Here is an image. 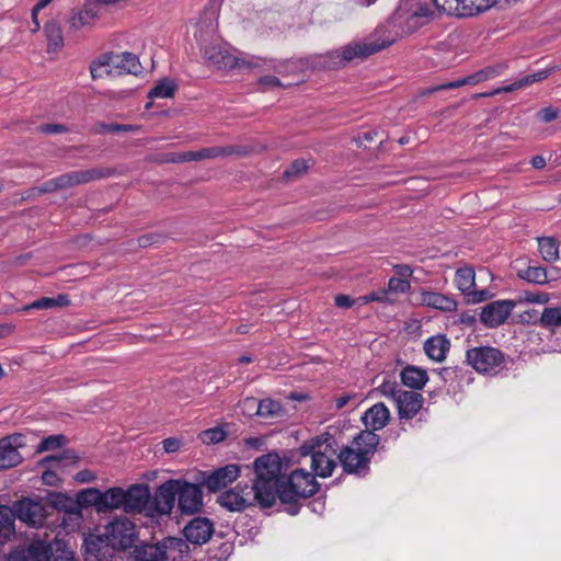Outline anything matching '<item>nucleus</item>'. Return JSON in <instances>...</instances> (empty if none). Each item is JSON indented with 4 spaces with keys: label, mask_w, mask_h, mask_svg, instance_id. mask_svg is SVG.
<instances>
[{
    "label": "nucleus",
    "mask_w": 561,
    "mask_h": 561,
    "mask_svg": "<svg viewBox=\"0 0 561 561\" xmlns=\"http://www.w3.org/2000/svg\"><path fill=\"white\" fill-rule=\"evenodd\" d=\"M115 60H116V53L114 51H107L104 54H101L99 57H96L94 60L90 64V73L93 80L102 78V73L99 72L100 68L103 67H110L112 66L115 68Z\"/></svg>",
    "instance_id": "8fccbe9b"
},
{
    "label": "nucleus",
    "mask_w": 561,
    "mask_h": 561,
    "mask_svg": "<svg viewBox=\"0 0 561 561\" xmlns=\"http://www.w3.org/2000/svg\"><path fill=\"white\" fill-rule=\"evenodd\" d=\"M459 0H433L437 10L447 13L448 15H455L459 9Z\"/></svg>",
    "instance_id": "bf43d9fd"
},
{
    "label": "nucleus",
    "mask_w": 561,
    "mask_h": 561,
    "mask_svg": "<svg viewBox=\"0 0 561 561\" xmlns=\"http://www.w3.org/2000/svg\"><path fill=\"white\" fill-rule=\"evenodd\" d=\"M539 325L548 330L561 328V306L545 308L539 317Z\"/></svg>",
    "instance_id": "09e8293b"
},
{
    "label": "nucleus",
    "mask_w": 561,
    "mask_h": 561,
    "mask_svg": "<svg viewBox=\"0 0 561 561\" xmlns=\"http://www.w3.org/2000/svg\"><path fill=\"white\" fill-rule=\"evenodd\" d=\"M133 547L131 558L134 561H162L159 542H141Z\"/></svg>",
    "instance_id": "f704fd0d"
},
{
    "label": "nucleus",
    "mask_w": 561,
    "mask_h": 561,
    "mask_svg": "<svg viewBox=\"0 0 561 561\" xmlns=\"http://www.w3.org/2000/svg\"><path fill=\"white\" fill-rule=\"evenodd\" d=\"M176 479H169L160 484L154 494H150L149 517L170 515L176 500Z\"/></svg>",
    "instance_id": "f8f14e48"
},
{
    "label": "nucleus",
    "mask_w": 561,
    "mask_h": 561,
    "mask_svg": "<svg viewBox=\"0 0 561 561\" xmlns=\"http://www.w3.org/2000/svg\"><path fill=\"white\" fill-rule=\"evenodd\" d=\"M82 549L85 561H112L114 557V548L104 535H89L83 540Z\"/></svg>",
    "instance_id": "f3484780"
},
{
    "label": "nucleus",
    "mask_w": 561,
    "mask_h": 561,
    "mask_svg": "<svg viewBox=\"0 0 561 561\" xmlns=\"http://www.w3.org/2000/svg\"><path fill=\"white\" fill-rule=\"evenodd\" d=\"M380 444V436L371 431H360L352 444L343 446L337 460L346 474L365 477L370 471V462Z\"/></svg>",
    "instance_id": "39448f33"
},
{
    "label": "nucleus",
    "mask_w": 561,
    "mask_h": 561,
    "mask_svg": "<svg viewBox=\"0 0 561 561\" xmlns=\"http://www.w3.org/2000/svg\"><path fill=\"white\" fill-rule=\"evenodd\" d=\"M30 561H75L73 552L64 540H34L26 548Z\"/></svg>",
    "instance_id": "9d476101"
},
{
    "label": "nucleus",
    "mask_w": 561,
    "mask_h": 561,
    "mask_svg": "<svg viewBox=\"0 0 561 561\" xmlns=\"http://www.w3.org/2000/svg\"><path fill=\"white\" fill-rule=\"evenodd\" d=\"M296 451H285L279 455L276 450L268 451L255 458L252 467L254 472L253 489L254 495H271L272 486H277V483L287 476V472L295 463L300 462V456L296 459Z\"/></svg>",
    "instance_id": "7ed1b4c3"
},
{
    "label": "nucleus",
    "mask_w": 561,
    "mask_h": 561,
    "mask_svg": "<svg viewBox=\"0 0 561 561\" xmlns=\"http://www.w3.org/2000/svg\"><path fill=\"white\" fill-rule=\"evenodd\" d=\"M517 276L528 283L543 285L549 282L547 270L540 265H528L517 270Z\"/></svg>",
    "instance_id": "4c0bfd02"
},
{
    "label": "nucleus",
    "mask_w": 561,
    "mask_h": 561,
    "mask_svg": "<svg viewBox=\"0 0 561 561\" xmlns=\"http://www.w3.org/2000/svg\"><path fill=\"white\" fill-rule=\"evenodd\" d=\"M179 85L174 79L162 78L158 80L156 85L148 92L149 99L154 98H173Z\"/></svg>",
    "instance_id": "c03bdc74"
},
{
    "label": "nucleus",
    "mask_w": 561,
    "mask_h": 561,
    "mask_svg": "<svg viewBox=\"0 0 561 561\" xmlns=\"http://www.w3.org/2000/svg\"><path fill=\"white\" fill-rule=\"evenodd\" d=\"M80 460V456L75 449L68 448L62 450L59 455H49L39 460L41 467H57L60 463L70 465L77 463Z\"/></svg>",
    "instance_id": "e433bc0d"
},
{
    "label": "nucleus",
    "mask_w": 561,
    "mask_h": 561,
    "mask_svg": "<svg viewBox=\"0 0 561 561\" xmlns=\"http://www.w3.org/2000/svg\"><path fill=\"white\" fill-rule=\"evenodd\" d=\"M538 240V248L542 259L546 262H556L559 259V245L552 237H540Z\"/></svg>",
    "instance_id": "49530a36"
},
{
    "label": "nucleus",
    "mask_w": 561,
    "mask_h": 561,
    "mask_svg": "<svg viewBox=\"0 0 561 561\" xmlns=\"http://www.w3.org/2000/svg\"><path fill=\"white\" fill-rule=\"evenodd\" d=\"M240 472L241 468L239 465L228 463L213 470H196L192 479L202 483L209 493H217L234 482L239 478Z\"/></svg>",
    "instance_id": "0eeeda50"
},
{
    "label": "nucleus",
    "mask_w": 561,
    "mask_h": 561,
    "mask_svg": "<svg viewBox=\"0 0 561 561\" xmlns=\"http://www.w3.org/2000/svg\"><path fill=\"white\" fill-rule=\"evenodd\" d=\"M250 404L256 407L255 414L262 417H275L283 414L282 404L273 399H263L257 401L254 398H247L244 400V405Z\"/></svg>",
    "instance_id": "7c9ffc66"
},
{
    "label": "nucleus",
    "mask_w": 561,
    "mask_h": 561,
    "mask_svg": "<svg viewBox=\"0 0 561 561\" xmlns=\"http://www.w3.org/2000/svg\"><path fill=\"white\" fill-rule=\"evenodd\" d=\"M37 130L42 134H61L69 131V128L62 124H42Z\"/></svg>",
    "instance_id": "0e129e2a"
},
{
    "label": "nucleus",
    "mask_w": 561,
    "mask_h": 561,
    "mask_svg": "<svg viewBox=\"0 0 561 561\" xmlns=\"http://www.w3.org/2000/svg\"><path fill=\"white\" fill-rule=\"evenodd\" d=\"M105 502L102 504L103 513L112 510L122 508L124 511L125 490L121 486H114L102 492Z\"/></svg>",
    "instance_id": "58836bf2"
},
{
    "label": "nucleus",
    "mask_w": 561,
    "mask_h": 561,
    "mask_svg": "<svg viewBox=\"0 0 561 561\" xmlns=\"http://www.w3.org/2000/svg\"><path fill=\"white\" fill-rule=\"evenodd\" d=\"M390 293L388 289H379L377 291L369 293L364 296L363 299L368 301H379V302H392L393 300L389 297Z\"/></svg>",
    "instance_id": "e2e57ef3"
},
{
    "label": "nucleus",
    "mask_w": 561,
    "mask_h": 561,
    "mask_svg": "<svg viewBox=\"0 0 561 561\" xmlns=\"http://www.w3.org/2000/svg\"><path fill=\"white\" fill-rule=\"evenodd\" d=\"M458 2L459 9L456 16L469 18L490 9L497 0H459Z\"/></svg>",
    "instance_id": "473e14b6"
},
{
    "label": "nucleus",
    "mask_w": 561,
    "mask_h": 561,
    "mask_svg": "<svg viewBox=\"0 0 561 561\" xmlns=\"http://www.w3.org/2000/svg\"><path fill=\"white\" fill-rule=\"evenodd\" d=\"M313 448L325 451L331 457L333 455L337 456V454H339L337 453L339 444H337L334 435H332L329 432H324L318 436L307 439L299 447V450H305V453H311V451H313Z\"/></svg>",
    "instance_id": "393cba45"
},
{
    "label": "nucleus",
    "mask_w": 561,
    "mask_h": 561,
    "mask_svg": "<svg viewBox=\"0 0 561 561\" xmlns=\"http://www.w3.org/2000/svg\"><path fill=\"white\" fill-rule=\"evenodd\" d=\"M68 443V438L64 434L49 435L44 437L36 448V453L41 454L47 450H54L65 446Z\"/></svg>",
    "instance_id": "3c124183"
},
{
    "label": "nucleus",
    "mask_w": 561,
    "mask_h": 561,
    "mask_svg": "<svg viewBox=\"0 0 561 561\" xmlns=\"http://www.w3.org/2000/svg\"><path fill=\"white\" fill-rule=\"evenodd\" d=\"M476 273L472 267L465 266L457 270L455 275V283L457 288L463 294L467 295L472 288L476 287Z\"/></svg>",
    "instance_id": "37998d69"
},
{
    "label": "nucleus",
    "mask_w": 561,
    "mask_h": 561,
    "mask_svg": "<svg viewBox=\"0 0 561 561\" xmlns=\"http://www.w3.org/2000/svg\"><path fill=\"white\" fill-rule=\"evenodd\" d=\"M116 174L113 168H92L88 170H78L64 173L55 178L58 190H65L81 184H87L92 181L107 179Z\"/></svg>",
    "instance_id": "ddd939ff"
},
{
    "label": "nucleus",
    "mask_w": 561,
    "mask_h": 561,
    "mask_svg": "<svg viewBox=\"0 0 561 561\" xmlns=\"http://www.w3.org/2000/svg\"><path fill=\"white\" fill-rule=\"evenodd\" d=\"M23 457L20 451L13 450L9 440L0 438V471L20 465Z\"/></svg>",
    "instance_id": "c9c22d12"
},
{
    "label": "nucleus",
    "mask_w": 561,
    "mask_h": 561,
    "mask_svg": "<svg viewBox=\"0 0 561 561\" xmlns=\"http://www.w3.org/2000/svg\"><path fill=\"white\" fill-rule=\"evenodd\" d=\"M70 305L69 296L66 294H59L56 297H42L31 305L25 307V310L28 309H53V308H61Z\"/></svg>",
    "instance_id": "79ce46f5"
},
{
    "label": "nucleus",
    "mask_w": 561,
    "mask_h": 561,
    "mask_svg": "<svg viewBox=\"0 0 561 561\" xmlns=\"http://www.w3.org/2000/svg\"><path fill=\"white\" fill-rule=\"evenodd\" d=\"M411 285L408 279L399 278V277H391L388 282V290L389 293L394 294H404L409 291Z\"/></svg>",
    "instance_id": "4d7b16f0"
},
{
    "label": "nucleus",
    "mask_w": 561,
    "mask_h": 561,
    "mask_svg": "<svg viewBox=\"0 0 561 561\" xmlns=\"http://www.w3.org/2000/svg\"><path fill=\"white\" fill-rule=\"evenodd\" d=\"M199 437L204 444H218L227 437V432L222 426H216L203 431Z\"/></svg>",
    "instance_id": "864d4df0"
},
{
    "label": "nucleus",
    "mask_w": 561,
    "mask_h": 561,
    "mask_svg": "<svg viewBox=\"0 0 561 561\" xmlns=\"http://www.w3.org/2000/svg\"><path fill=\"white\" fill-rule=\"evenodd\" d=\"M204 59L218 69H252L260 66L259 60L240 58L230 54L225 47L216 44L208 45L203 51Z\"/></svg>",
    "instance_id": "1a4fd4ad"
},
{
    "label": "nucleus",
    "mask_w": 561,
    "mask_h": 561,
    "mask_svg": "<svg viewBox=\"0 0 561 561\" xmlns=\"http://www.w3.org/2000/svg\"><path fill=\"white\" fill-rule=\"evenodd\" d=\"M176 500L178 510L181 515H195L203 511L204 507V493L203 485L198 481L192 479H176Z\"/></svg>",
    "instance_id": "6e6552de"
},
{
    "label": "nucleus",
    "mask_w": 561,
    "mask_h": 561,
    "mask_svg": "<svg viewBox=\"0 0 561 561\" xmlns=\"http://www.w3.org/2000/svg\"><path fill=\"white\" fill-rule=\"evenodd\" d=\"M165 239L164 234L161 233H147L138 237L137 245L139 248H147L156 243H160Z\"/></svg>",
    "instance_id": "052dcab7"
},
{
    "label": "nucleus",
    "mask_w": 561,
    "mask_h": 561,
    "mask_svg": "<svg viewBox=\"0 0 561 561\" xmlns=\"http://www.w3.org/2000/svg\"><path fill=\"white\" fill-rule=\"evenodd\" d=\"M450 348V342L446 335L438 334L424 342L425 354L435 362H443Z\"/></svg>",
    "instance_id": "cd10ccee"
},
{
    "label": "nucleus",
    "mask_w": 561,
    "mask_h": 561,
    "mask_svg": "<svg viewBox=\"0 0 561 561\" xmlns=\"http://www.w3.org/2000/svg\"><path fill=\"white\" fill-rule=\"evenodd\" d=\"M551 73H552V68L543 69V70L537 71L535 73L526 75V76L515 80L513 83L505 85L503 88H499L490 93H481V94H478L477 96H479V98L480 96H492V95H495V94H499L502 92L507 93V92H512V91H515L518 89H523L528 85H531L535 82H540V81L547 79Z\"/></svg>",
    "instance_id": "a878e982"
},
{
    "label": "nucleus",
    "mask_w": 561,
    "mask_h": 561,
    "mask_svg": "<svg viewBox=\"0 0 561 561\" xmlns=\"http://www.w3.org/2000/svg\"><path fill=\"white\" fill-rule=\"evenodd\" d=\"M104 537L114 550L126 551L137 540L136 525L127 517H116L105 527Z\"/></svg>",
    "instance_id": "9b49d317"
},
{
    "label": "nucleus",
    "mask_w": 561,
    "mask_h": 561,
    "mask_svg": "<svg viewBox=\"0 0 561 561\" xmlns=\"http://www.w3.org/2000/svg\"><path fill=\"white\" fill-rule=\"evenodd\" d=\"M254 489L253 485H241L238 483L233 489H229L217 497V503L230 512H242L245 508L253 506Z\"/></svg>",
    "instance_id": "4468645a"
},
{
    "label": "nucleus",
    "mask_w": 561,
    "mask_h": 561,
    "mask_svg": "<svg viewBox=\"0 0 561 561\" xmlns=\"http://www.w3.org/2000/svg\"><path fill=\"white\" fill-rule=\"evenodd\" d=\"M44 500L46 504V510L48 512H64L65 514L69 515L70 518L75 517L77 520H80L82 518L81 512H78V503H76V501L72 497L65 493L46 491Z\"/></svg>",
    "instance_id": "6ab92c4d"
},
{
    "label": "nucleus",
    "mask_w": 561,
    "mask_h": 561,
    "mask_svg": "<svg viewBox=\"0 0 561 561\" xmlns=\"http://www.w3.org/2000/svg\"><path fill=\"white\" fill-rule=\"evenodd\" d=\"M321 489V484L314 478L312 472L305 468H296L277 483L272 486V500L266 495H254L257 505L261 508H271L279 501L283 511L287 514L297 515L302 506V501L314 496Z\"/></svg>",
    "instance_id": "f257e3e1"
},
{
    "label": "nucleus",
    "mask_w": 561,
    "mask_h": 561,
    "mask_svg": "<svg viewBox=\"0 0 561 561\" xmlns=\"http://www.w3.org/2000/svg\"><path fill=\"white\" fill-rule=\"evenodd\" d=\"M492 297V294L488 289H476L472 288L467 295L465 296L466 304H479L482 301L488 300Z\"/></svg>",
    "instance_id": "13d9d810"
},
{
    "label": "nucleus",
    "mask_w": 561,
    "mask_h": 561,
    "mask_svg": "<svg viewBox=\"0 0 561 561\" xmlns=\"http://www.w3.org/2000/svg\"><path fill=\"white\" fill-rule=\"evenodd\" d=\"M44 33L47 41V51L56 53L64 47V35L58 22L51 20L45 23Z\"/></svg>",
    "instance_id": "72a5a7b5"
},
{
    "label": "nucleus",
    "mask_w": 561,
    "mask_h": 561,
    "mask_svg": "<svg viewBox=\"0 0 561 561\" xmlns=\"http://www.w3.org/2000/svg\"><path fill=\"white\" fill-rule=\"evenodd\" d=\"M434 16V11L427 4L419 7L407 19L408 30L413 32L427 23Z\"/></svg>",
    "instance_id": "a19ab883"
},
{
    "label": "nucleus",
    "mask_w": 561,
    "mask_h": 561,
    "mask_svg": "<svg viewBox=\"0 0 561 561\" xmlns=\"http://www.w3.org/2000/svg\"><path fill=\"white\" fill-rule=\"evenodd\" d=\"M44 496L33 495L22 497L12 503V506L0 505V539L2 546L15 534L14 520L38 528L44 526L47 516Z\"/></svg>",
    "instance_id": "f03ea898"
},
{
    "label": "nucleus",
    "mask_w": 561,
    "mask_h": 561,
    "mask_svg": "<svg viewBox=\"0 0 561 561\" xmlns=\"http://www.w3.org/2000/svg\"><path fill=\"white\" fill-rule=\"evenodd\" d=\"M309 169V164L304 159H296L283 172V178L286 180L299 179Z\"/></svg>",
    "instance_id": "603ef678"
},
{
    "label": "nucleus",
    "mask_w": 561,
    "mask_h": 561,
    "mask_svg": "<svg viewBox=\"0 0 561 561\" xmlns=\"http://www.w3.org/2000/svg\"><path fill=\"white\" fill-rule=\"evenodd\" d=\"M421 300L423 305L445 312L455 311L457 309L456 300L440 293L423 291Z\"/></svg>",
    "instance_id": "c85d7f7f"
},
{
    "label": "nucleus",
    "mask_w": 561,
    "mask_h": 561,
    "mask_svg": "<svg viewBox=\"0 0 561 561\" xmlns=\"http://www.w3.org/2000/svg\"><path fill=\"white\" fill-rule=\"evenodd\" d=\"M377 390L381 394L392 399L394 402L396 398H398V394L403 391V389H401L396 381L388 379H385L383 382L377 388Z\"/></svg>",
    "instance_id": "6e6d98bb"
},
{
    "label": "nucleus",
    "mask_w": 561,
    "mask_h": 561,
    "mask_svg": "<svg viewBox=\"0 0 561 561\" xmlns=\"http://www.w3.org/2000/svg\"><path fill=\"white\" fill-rule=\"evenodd\" d=\"M362 422L365 425L364 431H376L386 427L390 421V411L382 402H378L370 407L363 415Z\"/></svg>",
    "instance_id": "5701e85b"
},
{
    "label": "nucleus",
    "mask_w": 561,
    "mask_h": 561,
    "mask_svg": "<svg viewBox=\"0 0 561 561\" xmlns=\"http://www.w3.org/2000/svg\"><path fill=\"white\" fill-rule=\"evenodd\" d=\"M391 44V41L351 42L340 49L306 58V66L312 70H336L345 67L354 59L364 60L386 49Z\"/></svg>",
    "instance_id": "20e7f679"
},
{
    "label": "nucleus",
    "mask_w": 561,
    "mask_h": 561,
    "mask_svg": "<svg viewBox=\"0 0 561 561\" xmlns=\"http://www.w3.org/2000/svg\"><path fill=\"white\" fill-rule=\"evenodd\" d=\"M257 83L265 88H284V87H290L294 83L288 82L287 84H284L277 77L275 76H263L257 80Z\"/></svg>",
    "instance_id": "680f3d73"
},
{
    "label": "nucleus",
    "mask_w": 561,
    "mask_h": 561,
    "mask_svg": "<svg viewBox=\"0 0 561 561\" xmlns=\"http://www.w3.org/2000/svg\"><path fill=\"white\" fill-rule=\"evenodd\" d=\"M515 306L516 302L510 299L492 301L482 308L480 321L485 328H499L506 322Z\"/></svg>",
    "instance_id": "2eb2a0df"
},
{
    "label": "nucleus",
    "mask_w": 561,
    "mask_h": 561,
    "mask_svg": "<svg viewBox=\"0 0 561 561\" xmlns=\"http://www.w3.org/2000/svg\"><path fill=\"white\" fill-rule=\"evenodd\" d=\"M96 18L98 11L85 4L83 10L78 11L70 18L69 27L70 30L78 31L83 26L90 25Z\"/></svg>",
    "instance_id": "a18cd8bd"
},
{
    "label": "nucleus",
    "mask_w": 561,
    "mask_h": 561,
    "mask_svg": "<svg viewBox=\"0 0 561 561\" xmlns=\"http://www.w3.org/2000/svg\"><path fill=\"white\" fill-rule=\"evenodd\" d=\"M147 161L163 164V163H181L180 152H154L147 157Z\"/></svg>",
    "instance_id": "5fc2aeb1"
},
{
    "label": "nucleus",
    "mask_w": 561,
    "mask_h": 561,
    "mask_svg": "<svg viewBox=\"0 0 561 561\" xmlns=\"http://www.w3.org/2000/svg\"><path fill=\"white\" fill-rule=\"evenodd\" d=\"M162 561H184L190 556L188 542L178 537H165L159 541Z\"/></svg>",
    "instance_id": "4be33fe9"
},
{
    "label": "nucleus",
    "mask_w": 561,
    "mask_h": 561,
    "mask_svg": "<svg viewBox=\"0 0 561 561\" xmlns=\"http://www.w3.org/2000/svg\"><path fill=\"white\" fill-rule=\"evenodd\" d=\"M138 129H139L138 125L98 122L96 124L93 125L91 131L95 135H103L106 133H110V134L129 133V131H136Z\"/></svg>",
    "instance_id": "de8ad7c7"
},
{
    "label": "nucleus",
    "mask_w": 561,
    "mask_h": 561,
    "mask_svg": "<svg viewBox=\"0 0 561 561\" xmlns=\"http://www.w3.org/2000/svg\"><path fill=\"white\" fill-rule=\"evenodd\" d=\"M2 439L9 440V445L13 448V450L19 451L20 448H23L26 446L25 436L20 433L7 435V436L2 437Z\"/></svg>",
    "instance_id": "774afa93"
},
{
    "label": "nucleus",
    "mask_w": 561,
    "mask_h": 561,
    "mask_svg": "<svg viewBox=\"0 0 561 561\" xmlns=\"http://www.w3.org/2000/svg\"><path fill=\"white\" fill-rule=\"evenodd\" d=\"M150 488L148 484L138 483L125 490L124 512L131 514L144 513L149 517Z\"/></svg>",
    "instance_id": "dca6fc26"
},
{
    "label": "nucleus",
    "mask_w": 561,
    "mask_h": 561,
    "mask_svg": "<svg viewBox=\"0 0 561 561\" xmlns=\"http://www.w3.org/2000/svg\"><path fill=\"white\" fill-rule=\"evenodd\" d=\"M214 534V523L207 517H194L183 528L184 539L195 546L206 543Z\"/></svg>",
    "instance_id": "a211bd4d"
},
{
    "label": "nucleus",
    "mask_w": 561,
    "mask_h": 561,
    "mask_svg": "<svg viewBox=\"0 0 561 561\" xmlns=\"http://www.w3.org/2000/svg\"><path fill=\"white\" fill-rule=\"evenodd\" d=\"M274 69L282 76L296 75L298 80L293 83L298 84L302 80L301 73L304 70L310 68L306 66V59H288L280 61L277 66L274 67Z\"/></svg>",
    "instance_id": "ea45409f"
},
{
    "label": "nucleus",
    "mask_w": 561,
    "mask_h": 561,
    "mask_svg": "<svg viewBox=\"0 0 561 561\" xmlns=\"http://www.w3.org/2000/svg\"><path fill=\"white\" fill-rule=\"evenodd\" d=\"M538 117L543 123H550L559 117V110L553 106H547L538 112Z\"/></svg>",
    "instance_id": "338daca9"
},
{
    "label": "nucleus",
    "mask_w": 561,
    "mask_h": 561,
    "mask_svg": "<svg viewBox=\"0 0 561 561\" xmlns=\"http://www.w3.org/2000/svg\"><path fill=\"white\" fill-rule=\"evenodd\" d=\"M115 69H117L118 75L127 73L138 76L142 72V66L138 56L129 51L116 54Z\"/></svg>",
    "instance_id": "2f4dec72"
},
{
    "label": "nucleus",
    "mask_w": 561,
    "mask_h": 561,
    "mask_svg": "<svg viewBox=\"0 0 561 561\" xmlns=\"http://www.w3.org/2000/svg\"><path fill=\"white\" fill-rule=\"evenodd\" d=\"M403 386L412 389L411 391L422 390L428 381L427 371L421 367L408 365L400 373Z\"/></svg>",
    "instance_id": "bb28decb"
},
{
    "label": "nucleus",
    "mask_w": 561,
    "mask_h": 561,
    "mask_svg": "<svg viewBox=\"0 0 561 561\" xmlns=\"http://www.w3.org/2000/svg\"><path fill=\"white\" fill-rule=\"evenodd\" d=\"M424 398L416 391L403 390L398 398H396V407L400 420L413 419L422 409Z\"/></svg>",
    "instance_id": "412c9836"
},
{
    "label": "nucleus",
    "mask_w": 561,
    "mask_h": 561,
    "mask_svg": "<svg viewBox=\"0 0 561 561\" xmlns=\"http://www.w3.org/2000/svg\"><path fill=\"white\" fill-rule=\"evenodd\" d=\"M466 362L479 374L495 375L505 362V355L493 346H476L467 350Z\"/></svg>",
    "instance_id": "423d86ee"
},
{
    "label": "nucleus",
    "mask_w": 561,
    "mask_h": 561,
    "mask_svg": "<svg viewBox=\"0 0 561 561\" xmlns=\"http://www.w3.org/2000/svg\"><path fill=\"white\" fill-rule=\"evenodd\" d=\"M75 501L78 503V512H81V508L94 506L99 513H103L102 504L105 503L103 502L104 497L102 491L96 488H88L79 491Z\"/></svg>",
    "instance_id": "c756f323"
},
{
    "label": "nucleus",
    "mask_w": 561,
    "mask_h": 561,
    "mask_svg": "<svg viewBox=\"0 0 561 561\" xmlns=\"http://www.w3.org/2000/svg\"><path fill=\"white\" fill-rule=\"evenodd\" d=\"M297 453L300 457L310 456V472L314 474V478H329L333 474V471L336 468V461L325 451L313 448V451L305 453V450H299L298 448Z\"/></svg>",
    "instance_id": "aec40b11"
},
{
    "label": "nucleus",
    "mask_w": 561,
    "mask_h": 561,
    "mask_svg": "<svg viewBox=\"0 0 561 561\" xmlns=\"http://www.w3.org/2000/svg\"><path fill=\"white\" fill-rule=\"evenodd\" d=\"M231 153L236 157H248L256 151V145H231Z\"/></svg>",
    "instance_id": "69168bd1"
},
{
    "label": "nucleus",
    "mask_w": 561,
    "mask_h": 561,
    "mask_svg": "<svg viewBox=\"0 0 561 561\" xmlns=\"http://www.w3.org/2000/svg\"><path fill=\"white\" fill-rule=\"evenodd\" d=\"M493 73H494V70L492 68H485L480 71H477L476 73L463 77L459 80H455V81H450L447 83L434 85V87H431L427 89H423L422 91H420L419 95L425 96V95H431V94H433L437 91H442V90L456 89V88H460L466 84H477L481 81L489 79L490 76Z\"/></svg>",
    "instance_id": "b1692460"
}]
</instances>
